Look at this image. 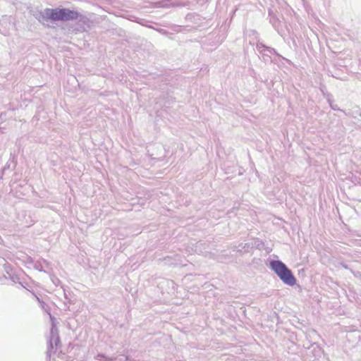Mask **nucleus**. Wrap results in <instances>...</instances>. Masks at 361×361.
<instances>
[{
  "mask_svg": "<svg viewBox=\"0 0 361 361\" xmlns=\"http://www.w3.org/2000/svg\"><path fill=\"white\" fill-rule=\"evenodd\" d=\"M46 20L52 21H68L76 20L79 17V13L76 11L67 8H47L44 11Z\"/></svg>",
  "mask_w": 361,
  "mask_h": 361,
  "instance_id": "1",
  "label": "nucleus"
},
{
  "mask_svg": "<svg viewBox=\"0 0 361 361\" xmlns=\"http://www.w3.org/2000/svg\"><path fill=\"white\" fill-rule=\"evenodd\" d=\"M271 269L277 274L281 280L286 284L294 286L296 279L291 271L280 261H272L270 263Z\"/></svg>",
  "mask_w": 361,
  "mask_h": 361,
  "instance_id": "2",
  "label": "nucleus"
}]
</instances>
